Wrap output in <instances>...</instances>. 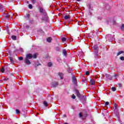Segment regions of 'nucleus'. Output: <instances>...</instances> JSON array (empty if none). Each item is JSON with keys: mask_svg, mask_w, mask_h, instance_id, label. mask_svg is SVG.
Wrapping results in <instances>:
<instances>
[{"mask_svg": "<svg viewBox=\"0 0 124 124\" xmlns=\"http://www.w3.org/2000/svg\"><path fill=\"white\" fill-rule=\"evenodd\" d=\"M102 17L101 16H98L97 17V20H102Z\"/></svg>", "mask_w": 124, "mask_h": 124, "instance_id": "e433bc0d", "label": "nucleus"}, {"mask_svg": "<svg viewBox=\"0 0 124 124\" xmlns=\"http://www.w3.org/2000/svg\"><path fill=\"white\" fill-rule=\"evenodd\" d=\"M105 76L106 78H107L108 79H109V80H112V76L109 74H106Z\"/></svg>", "mask_w": 124, "mask_h": 124, "instance_id": "9b49d317", "label": "nucleus"}, {"mask_svg": "<svg viewBox=\"0 0 124 124\" xmlns=\"http://www.w3.org/2000/svg\"><path fill=\"white\" fill-rule=\"evenodd\" d=\"M118 109V105L115 104L114 105V110H117Z\"/></svg>", "mask_w": 124, "mask_h": 124, "instance_id": "c756f323", "label": "nucleus"}, {"mask_svg": "<svg viewBox=\"0 0 124 124\" xmlns=\"http://www.w3.org/2000/svg\"><path fill=\"white\" fill-rule=\"evenodd\" d=\"M67 72L68 73H72V69L69 68L67 69Z\"/></svg>", "mask_w": 124, "mask_h": 124, "instance_id": "4be33fe9", "label": "nucleus"}, {"mask_svg": "<svg viewBox=\"0 0 124 124\" xmlns=\"http://www.w3.org/2000/svg\"><path fill=\"white\" fill-rule=\"evenodd\" d=\"M31 1L32 2V4H35V3H36L37 2L36 0H31Z\"/></svg>", "mask_w": 124, "mask_h": 124, "instance_id": "393cba45", "label": "nucleus"}, {"mask_svg": "<svg viewBox=\"0 0 124 124\" xmlns=\"http://www.w3.org/2000/svg\"><path fill=\"white\" fill-rule=\"evenodd\" d=\"M87 6L89 8V10H93V8H92V6H91V3L88 4Z\"/></svg>", "mask_w": 124, "mask_h": 124, "instance_id": "6ab92c4d", "label": "nucleus"}, {"mask_svg": "<svg viewBox=\"0 0 124 124\" xmlns=\"http://www.w3.org/2000/svg\"><path fill=\"white\" fill-rule=\"evenodd\" d=\"M121 31H124V24H122L121 26Z\"/></svg>", "mask_w": 124, "mask_h": 124, "instance_id": "a878e982", "label": "nucleus"}, {"mask_svg": "<svg viewBox=\"0 0 124 124\" xmlns=\"http://www.w3.org/2000/svg\"><path fill=\"white\" fill-rule=\"evenodd\" d=\"M90 85H92L93 86V85H95V81L93 79H91L90 81Z\"/></svg>", "mask_w": 124, "mask_h": 124, "instance_id": "1a4fd4ad", "label": "nucleus"}, {"mask_svg": "<svg viewBox=\"0 0 124 124\" xmlns=\"http://www.w3.org/2000/svg\"><path fill=\"white\" fill-rule=\"evenodd\" d=\"M37 58V55L36 53H35L33 55H32L31 53L27 54L25 58L24 59V62L27 65H30L31 63V62L30 60H31V59H36Z\"/></svg>", "mask_w": 124, "mask_h": 124, "instance_id": "f257e3e1", "label": "nucleus"}, {"mask_svg": "<svg viewBox=\"0 0 124 124\" xmlns=\"http://www.w3.org/2000/svg\"><path fill=\"white\" fill-rule=\"evenodd\" d=\"M93 49L94 51V54L96 56V58L98 57V49H99V46L97 45H94L93 46Z\"/></svg>", "mask_w": 124, "mask_h": 124, "instance_id": "7ed1b4c3", "label": "nucleus"}, {"mask_svg": "<svg viewBox=\"0 0 124 124\" xmlns=\"http://www.w3.org/2000/svg\"><path fill=\"white\" fill-rule=\"evenodd\" d=\"M38 65H41V64L40 63H39V64L35 63V67H37V66H38Z\"/></svg>", "mask_w": 124, "mask_h": 124, "instance_id": "a19ab883", "label": "nucleus"}, {"mask_svg": "<svg viewBox=\"0 0 124 124\" xmlns=\"http://www.w3.org/2000/svg\"><path fill=\"white\" fill-rule=\"evenodd\" d=\"M16 113L17 114V115H19V114H20L21 113V112L20 111V110L18 109H16Z\"/></svg>", "mask_w": 124, "mask_h": 124, "instance_id": "5701e85b", "label": "nucleus"}, {"mask_svg": "<svg viewBox=\"0 0 124 124\" xmlns=\"http://www.w3.org/2000/svg\"><path fill=\"white\" fill-rule=\"evenodd\" d=\"M11 38L13 40H17V36H16L14 35H12Z\"/></svg>", "mask_w": 124, "mask_h": 124, "instance_id": "dca6fc26", "label": "nucleus"}, {"mask_svg": "<svg viewBox=\"0 0 124 124\" xmlns=\"http://www.w3.org/2000/svg\"><path fill=\"white\" fill-rule=\"evenodd\" d=\"M120 59L121 60V61H124V57H121L120 58Z\"/></svg>", "mask_w": 124, "mask_h": 124, "instance_id": "4c0bfd02", "label": "nucleus"}, {"mask_svg": "<svg viewBox=\"0 0 124 124\" xmlns=\"http://www.w3.org/2000/svg\"><path fill=\"white\" fill-rule=\"evenodd\" d=\"M87 116V114H85V118H86Z\"/></svg>", "mask_w": 124, "mask_h": 124, "instance_id": "603ef678", "label": "nucleus"}, {"mask_svg": "<svg viewBox=\"0 0 124 124\" xmlns=\"http://www.w3.org/2000/svg\"><path fill=\"white\" fill-rule=\"evenodd\" d=\"M29 22L30 24H31V25H34V20L33 19L29 20Z\"/></svg>", "mask_w": 124, "mask_h": 124, "instance_id": "2eb2a0df", "label": "nucleus"}, {"mask_svg": "<svg viewBox=\"0 0 124 124\" xmlns=\"http://www.w3.org/2000/svg\"><path fill=\"white\" fill-rule=\"evenodd\" d=\"M27 3L29 4V3H30V2L29 1H27Z\"/></svg>", "mask_w": 124, "mask_h": 124, "instance_id": "8fccbe9b", "label": "nucleus"}, {"mask_svg": "<svg viewBox=\"0 0 124 124\" xmlns=\"http://www.w3.org/2000/svg\"><path fill=\"white\" fill-rule=\"evenodd\" d=\"M51 85L52 88H56L58 87L59 85V83H58V82H53L51 83Z\"/></svg>", "mask_w": 124, "mask_h": 124, "instance_id": "423d86ee", "label": "nucleus"}, {"mask_svg": "<svg viewBox=\"0 0 124 124\" xmlns=\"http://www.w3.org/2000/svg\"><path fill=\"white\" fill-rule=\"evenodd\" d=\"M25 18H30L31 17V15L27 14L25 16Z\"/></svg>", "mask_w": 124, "mask_h": 124, "instance_id": "cd10ccee", "label": "nucleus"}, {"mask_svg": "<svg viewBox=\"0 0 124 124\" xmlns=\"http://www.w3.org/2000/svg\"><path fill=\"white\" fill-rule=\"evenodd\" d=\"M62 52L64 56H66V55H67V52L66 51V50L63 49Z\"/></svg>", "mask_w": 124, "mask_h": 124, "instance_id": "aec40b11", "label": "nucleus"}, {"mask_svg": "<svg viewBox=\"0 0 124 124\" xmlns=\"http://www.w3.org/2000/svg\"><path fill=\"white\" fill-rule=\"evenodd\" d=\"M29 8H30V9H32V4H30L29 5Z\"/></svg>", "mask_w": 124, "mask_h": 124, "instance_id": "7c9ffc66", "label": "nucleus"}, {"mask_svg": "<svg viewBox=\"0 0 124 124\" xmlns=\"http://www.w3.org/2000/svg\"><path fill=\"white\" fill-rule=\"evenodd\" d=\"M114 112L116 116H119V111H118V109H114Z\"/></svg>", "mask_w": 124, "mask_h": 124, "instance_id": "a211bd4d", "label": "nucleus"}, {"mask_svg": "<svg viewBox=\"0 0 124 124\" xmlns=\"http://www.w3.org/2000/svg\"><path fill=\"white\" fill-rule=\"evenodd\" d=\"M56 50H57V51H58V52H60V48L57 47V48H56Z\"/></svg>", "mask_w": 124, "mask_h": 124, "instance_id": "37998d69", "label": "nucleus"}, {"mask_svg": "<svg viewBox=\"0 0 124 124\" xmlns=\"http://www.w3.org/2000/svg\"><path fill=\"white\" fill-rule=\"evenodd\" d=\"M89 15H91V16L93 15V13H92L90 10H89Z\"/></svg>", "mask_w": 124, "mask_h": 124, "instance_id": "ea45409f", "label": "nucleus"}, {"mask_svg": "<svg viewBox=\"0 0 124 124\" xmlns=\"http://www.w3.org/2000/svg\"><path fill=\"white\" fill-rule=\"evenodd\" d=\"M47 65L49 67H51V66H52V65H53V64L52 63V62H49L47 63Z\"/></svg>", "mask_w": 124, "mask_h": 124, "instance_id": "bb28decb", "label": "nucleus"}, {"mask_svg": "<svg viewBox=\"0 0 124 124\" xmlns=\"http://www.w3.org/2000/svg\"><path fill=\"white\" fill-rule=\"evenodd\" d=\"M76 93L77 96L78 97V98H81V97H82V95H81V93L79 92V90H76Z\"/></svg>", "mask_w": 124, "mask_h": 124, "instance_id": "0eeeda50", "label": "nucleus"}, {"mask_svg": "<svg viewBox=\"0 0 124 124\" xmlns=\"http://www.w3.org/2000/svg\"><path fill=\"white\" fill-rule=\"evenodd\" d=\"M3 16L4 17V18H5V19H7V20H9V18L11 17L9 14H5L4 13H3Z\"/></svg>", "mask_w": 124, "mask_h": 124, "instance_id": "39448f33", "label": "nucleus"}, {"mask_svg": "<svg viewBox=\"0 0 124 124\" xmlns=\"http://www.w3.org/2000/svg\"><path fill=\"white\" fill-rule=\"evenodd\" d=\"M64 19L65 20H67V19H70V16L69 15H66L64 16Z\"/></svg>", "mask_w": 124, "mask_h": 124, "instance_id": "f3484780", "label": "nucleus"}, {"mask_svg": "<svg viewBox=\"0 0 124 124\" xmlns=\"http://www.w3.org/2000/svg\"><path fill=\"white\" fill-rule=\"evenodd\" d=\"M26 29H30V26L27 25V26H26Z\"/></svg>", "mask_w": 124, "mask_h": 124, "instance_id": "a18cd8bd", "label": "nucleus"}, {"mask_svg": "<svg viewBox=\"0 0 124 124\" xmlns=\"http://www.w3.org/2000/svg\"><path fill=\"white\" fill-rule=\"evenodd\" d=\"M86 75H87V76H88V75H90V72L89 71H86L85 73Z\"/></svg>", "mask_w": 124, "mask_h": 124, "instance_id": "72a5a7b5", "label": "nucleus"}, {"mask_svg": "<svg viewBox=\"0 0 124 124\" xmlns=\"http://www.w3.org/2000/svg\"><path fill=\"white\" fill-rule=\"evenodd\" d=\"M58 75L60 78L61 80H62L63 79V73H59Z\"/></svg>", "mask_w": 124, "mask_h": 124, "instance_id": "f8f14e48", "label": "nucleus"}, {"mask_svg": "<svg viewBox=\"0 0 124 124\" xmlns=\"http://www.w3.org/2000/svg\"><path fill=\"white\" fill-rule=\"evenodd\" d=\"M19 61H23V60H24V58H23V57L21 56L19 58Z\"/></svg>", "mask_w": 124, "mask_h": 124, "instance_id": "f704fd0d", "label": "nucleus"}, {"mask_svg": "<svg viewBox=\"0 0 124 124\" xmlns=\"http://www.w3.org/2000/svg\"><path fill=\"white\" fill-rule=\"evenodd\" d=\"M79 116L80 118H82V117H83V115L82 114V113H79Z\"/></svg>", "mask_w": 124, "mask_h": 124, "instance_id": "58836bf2", "label": "nucleus"}, {"mask_svg": "<svg viewBox=\"0 0 124 124\" xmlns=\"http://www.w3.org/2000/svg\"><path fill=\"white\" fill-rule=\"evenodd\" d=\"M46 41L49 43H51L52 42V37H49L46 39Z\"/></svg>", "mask_w": 124, "mask_h": 124, "instance_id": "4468645a", "label": "nucleus"}, {"mask_svg": "<svg viewBox=\"0 0 124 124\" xmlns=\"http://www.w3.org/2000/svg\"><path fill=\"white\" fill-rule=\"evenodd\" d=\"M72 98L73 99H75V98H76V96H75L74 94H73Z\"/></svg>", "mask_w": 124, "mask_h": 124, "instance_id": "c9c22d12", "label": "nucleus"}, {"mask_svg": "<svg viewBox=\"0 0 124 124\" xmlns=\"http://www.w3.org/2000/svg\"><path fill=\"white\" fill-rule=\"evenodd\" d=\"M8 60H10L11 63H14V60L13 59V58L11 57H9Z\"/></svg>", "mask_w": 124, "mask_h": 124, "instance_id": "ddd939ff", "label": "nucleus"}, {"mask_svg": "<svg viewBox=\"0 0 124 124\" xmlns=\"http://www.w3.org/2000/svg\"><path fill=\"white\" fill-rule=\"evenodd\" d=\"M62 42H64V41H66V38L65 37H63L62 38Z\"/></svg>", "mask_w": 124, "mask_h": 124, "instance_id": "2f4dec72", "label": "nucleus"}, {"mask_svg": "<svg viewBox=\"0 0 124 124\" xmlns=\"http://www.w3.org/2000/svg\"><path fill=\"white\" fill-rule=\"evenodd\" d=\"M124 51H120L119 52H118L117 53V56H120V55L122 54H124Z\"/></svg>", "mask_w": 124, "mask_h": 124, "instance_id": "412c9836", "label": "nucleus"}, {"mask_svg": "<svg viewBox=\"0 0 124 124\" xmlns=\"http://www.w3.org/2000/svg\"><path fill=\"white\" fill-rule=\"evenodd\" d=\"M118 86H119V87H122V84L119 83Z\"/></svg>", "mask_w": 124, "mask_h": 124, "instance_id": "49530a36", "label": "nucleus"}, {"mask_svg": "<svg viewBox=\"0 0 124 124\" xmlns=\"http://www.w3.org/2000/svg\"><path fill=\"white\" fill-rule=\"evenodd\" d=\"M4 71H5L4 68H2L1 69V72H2V73H4Z\"/></svg>", "mask_w": 124, "mask_h": 124, "instance_id": "473e14b6", "label": "nucleus"}, {"mask_svg": "<svg viewBox=\"0 0 124 124\" xmlns=\"http://www.w3.org/2000/svg\"><path fill=\"white\" fill-rule=\"evenodd\" d=\"M63 117H64V118H66V115L64 114V115H63Z\"/></svg>", "mask_w": 124, "mask_h": 124, "instance_id": "09e8293b", "label": "nucleus"}, {"mask_svg": "<svg viewBox=\"0 0 124 124\" xmlns=\"http://www.w3.org/2000/svg\"><path fill=\"white\" fill-rule=\"evenodd\" d=\"M19 51H20V52H23V48H20L19 49Z\"/></svg>", "mask_w": 124, "mask_h": 124, "instance_id": "c03bdc74", "label": "nucleus"}, {"mask_svg": "<svg viewBox=\"0 0 124 124\" xmlns=\"http://www.w3.org/2000/svg\"><path fill=\"white\" fill-rule=\"evenodd\" d=\"M72 82L73 83L74 85L75 86H78L77 84V78H76V77L73 76L72 78Z\"/></svg>", "mask_w": 124, "mask_h": 124, "instance_id": "20e7f679", "label": "nucleus"}, {"mask_svg": "<svg viewBox=\"0 0 124 124\" xmlns=\"http://www.w3.org/2000/svg\"><path fill=\"white\" fill-rule=\"evenodd\" d=\"M5 9H4V7L2 6L1 4H0V12H2L4 11Z\"/></svg>", "mask_w": 124, "mask_h": 124, "instance_id": "9d476101", "label": "nucleus"}, {"mask_svg": "<svg viewBox=\"0 0 124 124\" xmlns=\"http://www.w3.org/2000/svg\"><path fill=\"white\" fill-rule=\"evenodd\" d=\"M72 108L73 109H75V106H72Z\"/></svg>", "mask_w": 124, "mask_h": 124, "instance_id": "de8ad7c7", "label": "nucleus"}, {"mask_svg": "<svg viewBox=\"0 0 124 124\" xmlns=\"http://www.w3.org/2000/svg\"><path fill=\"white\" fill-rule=\"evenodd\" d=\"M111 90L112 92H116V90H117V89H116V87H113L111 88Z\"/></svg>", "mask_w": 124, "mask_h": 124, "instance_id": "c85d7f7f", "label": "nucleus"}, {"mask_svg": "<svg viewBox=\"0 0 124 124\" xmlns=\"http://www.w3.org/2000/svg\"><path fill=\"white\" fill-rule=\"evenodd\" d=\"M105 105L106 106H107L108 105H109V103L108 102H106L105 104Z\"/></svg>", "mask_w": 124, "mask_h": 124, "instance_id": "79ce46f5", "label": "nucleus"}, {"mask_svg": "<svg viewBox=\"0 0 124 124\" xmlns=\"http://www.w3.org/2000/svg\"><path fill=\"white\" fill-rule=\"evenodd\" d=\"M77 1H80L81 0H77Z\"/></svg>", "mask_w": 124, "mask_h": 124, "instance_id": "3c124183", "label": "nucleus"}, {"mask_svg": "<svg viewBox=\"0 0 124 124\" xmlns=\"http://www.w3.org/2000/svg\"><path fill=\"white\" fill-rule=\"evenodd\" d=\"M81 79L82 82H83V83H88V79H87L85 77L83 76Z\"/></svg>", "mask_w": 124, "mask_h": 124, "instance_id": "6e6552de", "label": "nucleus"}, {"mask_svg": "<svg viewBox=\"0 0 124 124\" xmlns=\"http://www.w3.org/2000/svg\"><path fill=\"white\" fill-rule=\"evenodd\" d=\"M40 12L43 14L44 16L42 17V21H45V22H48V16H47V13H46V11L44 10L43 8H40Z\"/></svg>", "mask_w": 124, "mask_h": 124, "instance_id": "f03ea898", "label": "nucleus"}, {"mask_svg": "<svg viewBox=\"0 0 124 124\" xmlns=\"http://www.w3.org/2000/svg\"><path fill=\"white\" fill-rule=\"evenodd\" d=\"M64 124H68V123H65Z\"/></svg>", "mask_w": 124, "mask_h": 124, "instance_id": "864d4df0", "label": "nucleus"}, {"mask_svg": "<svg viewBox=\"0 0 124 124\" xmlns=\"http://www.w3.org/2000/svg\"><path fill=\"white\" fill-rule=\"evenodd\" d=\"M43 104L46 106V107H48V103L46 101L44 102Z\"/></svg>", "mask_w": 124, "mask_h": 124, "instance_id": "b1692460", "label": "nucleus"}]
</instances>
